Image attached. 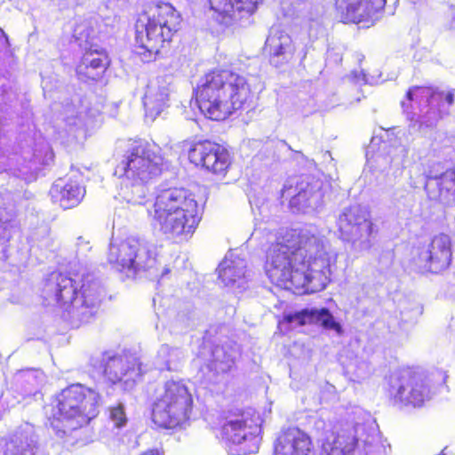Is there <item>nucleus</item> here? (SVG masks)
Masks as SVG:
<instances>
[{
  "label": "nucleus",
  "mask_w": 455,
  "mask_h": 455,
  "mask_svg": "<svg viewBox=\"0 0 455 455\" xmlns=\"http://www.w3.org/2000/svg\"><path fill=\"white\" fill-rule=\"evenodd\" d=\"M338 253L316 228L287 233L273 243L267 255L266 273L284 289H304L306 293L323 291L331 281Z\"/></svg>",
  "instance_id": "obj_1"
},
{
  "label": "nucleus",
  "mask_w": 455,
  "mask_h": 455,
  "mask_svg": "<svg viewBox=\"0 0 455 455\" xmlns=\"http://www.w3.org/2000/svg\"><path fill=\"white\" fill-rule=\"evenodd\" d=\"M250 84L244 76L222 69L207 73L196 89V102L204 116L220 121L249 105Z\"/></svg>",
  "instance_id": "obj_2"
},
{
  "label": "nucleus",
  "mask_w": 455,
  "mask_h": 455,
  "mask_svg": "<svg viewBox=\"0 0 455 455\" xmlns=\"http://www.w3.org/2000/svg\"><path fill=\"white\" fill-rule=\"evenodd\" d=\"M99 395L81 384L63 389L56 397L51 426L57 437L74 445L80 429L99 412Z\"/></svg>",
  "instance_id": "obj_3"
},
{
  "label": "nucleus",
  "mask_w": 455,
  "mask_h": 455,
  "mask_svg": "<svg viewBox=\"0 0 455 455\" xmlns=\"http://www.w3.org/2000/svg\"><path fill=\"white\" fill-rule=\"evenodd\" d=\"M153 216L168 238L180 241L190 237L200 221L197 202L181 188L160 190L154 204Z\"/></svg>",
  "instance_id": "obj_4"
},
{
  "label": "nucleus",
  "mask_w": 455,
  "mask_h": 455,
  "mask_svg": "<svg viewBox=\"0 0 455 455\" xmlns=\"http://www.w3.org/2000/svg\"><path fill=\"white\" fill-rule=\"evenodd\" d=\"M119 148L124 151L117 166L123 172L119 196L128 203L141 204L135 194H144L143 183L160 173L162 157L143 140L121 141Z\"/></svg>",
  "instance_id": "obj_5"
},
{
  "label": "nucleus",
  "mask_w": 455,
  "mask_h": 455,
  "mask_svg": "<svg viewBox=\"0 0 455 455\" xmlns=\"http://www.w3.org/2000/svg\"><path fill=\"white\" fill-rule=\"evenodd\" d=\"M44 292L67 312L70 319L87 322L101 300L103 289L93 281L83 283L78 291V284L71 277L53 273L45 284Z\"/></svg>",
  "instance_id": "obj_6"
},
{
  "label": "nucleus",
  "mask_w": 455,
  "mask_h": 455,
  "mask_svg": "<svg viewBox=\"0 0 455 455\" xmlns=\"http://www.w3.org/2000/svg\"><path fill=\"white\" fill-rule=\"evenodd\" d=\"M181 18L174 7L163 3L143 13L136 22V43L141 49L139 54L149 61L153 55L160 52L165 43H169L180 29Z\"/></svg>",
  "instance_id": "obj_7"
},
{
  "label": "nucleus",
  "mask_w": 455,
  "mask_h": 455,
  "mask_svg": "<svg viewBox=\"0 0 455 455\" xmlns=\"http://www.w3.org/2000/svg\"><path fill=\"white\" fill-rule=\"evenodd\" d=\"M156 259L151 246L136 236L121 239L116 245V272L121 281L134 280L142 274L159 276Z\"/></svg>",
  "instance_id": "obj_8"
},
{
  "label": "nucleus",
  "mask_w": 455,
  "mask_h": 455,
  "mask_svg": "<svg viewBox=\"0 0 455 455\" xmlns=\"http://www.w3.org/2000/svg\"><path fill=\"white\" fill-rule=\"evenodd\" d=\"M192 404V395L182 381H167L164 393L154 403L152 419L160 427L174 428L188 419Z\"/></svg>",
  "instance_id": "obj_9"
},
{
  "label": "nucleus",
  "mask_w": 455,
  "mask_h": 455,
  "mask_svg": "<svg viewBox=\"0 0 455 455\" xmlns=\"http://www.w3.org/2000/svg\"><path fill=\"white\" fill-rule=\"evenodd\" d=\"M406 100L401 103L403 111H407L414 100L425 103L419 114L410 112L407 116L411 121L418 122L420 129L423 126L429 128L435 125L443 115L449 113L450 107L454 103V91L443 92L437 88L415 86L407 92Z\"/></svg>",
  "instance_id": "obj_10"
},
{
  "label": "nucleus",
  "mask_w": 455,
  "mask_h": 455,
  "mask_svg": "<svg viewBox=\"0 0 455 455\" xmlns=\"http://www.w3.org/2000/svg\"><path fill=\"white\" fill-rule=\"evenodd\" d=\"M339 238L355 251L371 247L372 222L369 212L359 204L345 207L337 219Z\"/></svg>",
  "instance_id": "obj_11"
},
{
  "label": "nucleus",
  "mask_w": 455,
  "mask_h": 455,
  "mask_svg": "<svg viewBox=\"0 0 455 455\" xmlns=\"http://www.w3.org/2000/svg\"><path fill=\"white\" fill-rule=\"evenodd\" d=\"M259 416L243 411L227 419L222 426V436L229 443L237 445L238 455H247L259 450L260 427Z\"/></svg>",
  "instance_id": "obj_12"
},
{
  "label": "nucleus",
  "mask_w": 455,
  "mask_h": 455,
  "mask_svg": "<svg viewBox=\"0 0 455 455\" xmlns=\"http://www.w3.org/2000/svg\"><path fill=\"white\" fill-rule=\"evenodd\" d=\"M94 31L89 28L87 22L78 24L74 28V38L78 45L85 52L76 67V73L80 79L97 80L106 70L108 64L107 57L102 51L92 43Z\"/></svg>",
  "instance_id": "obj_13"
},
{
  "label": "nucleus",
  "mask_w": 455,
  "mask_h": 455,
  "mask_svg": "<svg viewBox=\"0 0 455 455\" xmlns=\"http://www.w3.org/2000/svg\"><path fill=\"white\" fill-rule=\"evenodd\" d=\"M327 455H380L383 446L373 435L365 433L363 425L354 428V434L339 435L333 443L323 444Z\"/></svg>",
  "instance_id": "obj_14"
},
{
  "label": "nucleus",
  "mask_w": 455,
  "mask_h": 455,
  "mask_svg": "<svg viewBox=\"0 0 455 455\" xmlns=\"http://www.w3.org/2000/svg\"><path fill=\"white\" fill-rule=\"evenodd\" d=\"M328 185L320 179L307 176L297 183L296 194L290 200V206L299 212H310L318 210L323 204Z\"/></svg>",
  "instance_id": "obj_15"
},
{
  "label": "nucleus",
  "mask_w": 455,
  "mask_h": 455,
  "mask_svg": "<svg viewBox=\"0 0 455 455\" xmlns=\"http://www.w3.org/2000/svg\"><path fill=\"white\" fill-rule=\"evenodd\" d=\"M188 158L195 165L219 174L223 173L230 164L228 152L209 140L194 144L188 151Z\"/></svg>",
  "instance_id": "obj_16"
},
{
  "label": "nucleus",
  "mask_w": 455,
  "mask_h": 455,
  "mask_svg": "<svg viewBox=\"0 0 455 455\" xmlns=\"http://www.w3.org/2000/svg\"><path fill=\"white\" fill-rule=\"evenodd\" d=\"M425 189L432 200L454 201L455 166L443 172L441 164H434L426 174Z\"/></svg>",
  "instance_id": "obj_17"
},
{
  "label": "nucleus",
  "mask_w": 455,
  "mask_h": 455,
  "mask_svg": "<svg viewBox=\"0 0 455 455\" xmlns=\"http://www.w3.org/2000/svg\"><path fill=\"white\" fill-rule=\"evenodd\" d=\"M451 238L448 234L439 233L433 236L427 249L420 254L424 267L430 272L438 273L446 269L452 258Z\"/></svg>",
  "instance_id": "obj_18"
},
{
  "label": "nucleus",
  "mask_w": 455,
  "mask_h": 455,
  "mask_svg": "<svg viewBox=\"0 0 455 455\" xmlns=\"http://www.w3.org/2000/svg\"><path fill=\"white\" fill-rule=\"evenodd\" d=\"M264 51L269 55L270 62L278 67L292 58L294 45L288 33L279 26H272L265 42Z\"/></svg>",
  "instance_id": "obj_19"
},
{
  "label": "nucleus",
  "mask_w": 455,
  "mask_h": 455,
  "mask_svg": "<svg viewBox=\"0 0 455 455\" xmlns=\"http://www.w3.org/2000/svg\"><path fill=\"white\" fill-rule=\"evenodd\" d=\"M386 0H336L335 5L344 22L360 23L384 8Z\"/></svg>",
  "instance_id": "obj_20"
},
{
  "label": "nucleus",
  "mask_w": 455,
  "mask_h": 455,
  "mask_svg": "<svg viewBox=\"0 0 455 455\" xmlns=\"http://www.w3.org/2000/svg\"><path fill=\"white\" fill-rule=\"evenodd\" d=\"M50 195L54 203H58L63 209H69L80 204L85 189L76 180L65 176L54 181Z\"/></svg>",
  "instance_id": "obj_21"
},
{
  "label": "nucleus",
  "mask_w": 455,
  "mask_h": 455,
  "mask_svg": "<svg viewBox=\"0 0 455 455\" xmlns=\"http://www.w3.org/2000/svg\"><path fill=\"white\" fill-rule=\"evenodd\" d=\"M311 441L297 427L282 431L275 443L274 455H309Z\"/></svg>",
  "instance_id": "obj_22"
},
{
  "label": "nucleus",
  "mask_w": 455,
  "mask_h": 455,
  "mask_svg": "<svg viewBox=\"0 0 455 455\" xmlns=\"http://www.w3.org/2000/svg\"><path fill=\"white\" fill-rule=\"evenodd\" d=\"M284 321L291 325V328H296L305 324L315 323L323 326L324 329L334 330L338 333L341 332V326L337 323L326 308H307L301 311L285 315Z\"/></svg>",
  "instance_id": "obj_23"
},
{
  "label": "nucleus",
  "mask_w": 455,
  "mask_h": 455,
  "mask_svg": "<svg viewBox=\"0 0 455 455\" xmlns=\"http://www.w3.org/2000/svg\"><path fill=\"white\" fill-rule=\"evenodd\" d=\"M246 267V261L243 259L231 255L220 264L219 278L226 286L242 291L246 289L250 276Z\"/></svg>",
  "instance_id": "obj_24"
},
{
  "label": "nucleus",
  "mask_w": 455,
  "mask_h": 455,
  "mask_svg": "<svg viewBox=\"0 0 455 455\" xmlns=\"http://www.w3.org/2000/svg\"><path fill=\"white\" fill-rule=\"evenodd\" d=\"M116 384L120 383L124 390L132 389L143 374L138 356L128 350L116 356Z\"/></svg>",
  "instance_id": "obj_25"
},
{
  "label": "nucleus",
  "mask_w": 455,
  "mask_h": 455,
  "mask_svg": "<svg viewBox=\"0 0 455 455\" xmlns=\"http://www.w3.org/2000/svg\"><path fill=\"white\" fill-rule=\"evenodd\" d=\"M4 455H47L32 431L24 430L6 443Z\"/></svg>",
  "instance_id": "obj_26"
},
{
  "label": "nucleus",
  "mask_w": 455,
  "mask_h": 455,
  "mask_svg": "<svg viewBox=\"0 0 455 455\" xmlns=\"http://www.w3.org/2000/svg\"><path fill=\"white\" fill-rule=\"evenodd\" d=\"M413 372L406 370L393 373L389 378L388 394L395 403L411 404L413 399Z\"/></svg>",
  "instance_id": "obj_27"
},
{
  "label": "nucleus",
  "mask_w": 455,
  "mask_h": 455,
  "mask_svg": "<svg viewBox=\"0 0 455 455\" xmlns=\"http://www.w3.org/2000/svg\"><path fill=\"white\" fill-rule=\"evenodd\" d=\"M169 89L165 85L151 84L144 97L146 116L154 120L167 107Z\"/></svg>",
  "instance_id": "obj_28"
},
{
  "label": "nucleus",
  "mask_w": 455,
  "mask_h": 455,
  "mask_svg": "<svg viewBox=\"0 0 455 455\" xmlns=\"http://www.w3.org/2000/svg\"><path fill=\"white\" fill-rule=\"evenodd\" d=\"M83 113L82 100L78 96L62 105V109L60 110V118L66 124L68 132H73L76 138L84 134Z\"/></svg>",
  "instance_id": "obj_29"
},
{
  "label": "nucleus",
  "mask_w": 455,
  "mask_h": 455,
  "mask_svg": "<svg viewBox=\"0 0 455 455\" xmlns=\"http://www.w3.org/2000/svg\"><path fill=\"white\" fill-rule=\"evenodd\" d=\"M211 9L219 14L217 18L220 23L225 26L238 24L245 26L243 19H240L236 12L235 0H209Z\"/></svg>",
  "instance_id": "obj_30"
},
{
  "label": "nucleus",
  "mask_w": 455,
  "mask_h": 455,
  "mask_svg": "<svg viewBox=\"0 0 455 455\" xmlns=\"http://www.w3.org/2000/svg\"><path fill=\"white\" fill-rule=\"evenodd\" d=\"M236 353L226 346H216L212 351V361L209 365L211 371L217 373L229 371L235 363Z\"/></svg>",
  "instance_id": "obj_31"
},
{
  "label": "nucleus",
  "mask_w": 455,
  "mask_h": 455,
  "mask_svg": "<svg viewBox=\"0 0 455 455\" xmlns=\"http://www.w3.org/2000/svg\"><path fill=\"white\" fill-rule=\"evenodd\" d=\"M184 359V353L179 347L162 345L157 353L156 367L160 371H176Z\"/></svg>",
  "instance_id": "obj_32"
},
{
  "label": "nucleus",
  "mask_w": 455,
  "mask_h": 455,
  "mask_svg": "<svg viewBox=\"0 0 455 455\" xmlns=\"http://www.w3.org/2000/svg\"><path fill=\"white\" fill-rule=\"evenodd\" d=\"M114 352L106 351L93 363L96 378L109 386L114 385L113 379Z\"/></svg>",
  "instance_id": "obj_33"
},
{
  "label": "nucleus",
  "mask_w": 455,
  "mask_h": 455,
  "mask_svg": "<svg viewBox=\"0 0 455 455\" xmlns=\"http://www.w3.org/2000/svg\"><path fill=\"white\" fill-rule=\"evenodd\" d=\"M411 384H413V399L411 404L414 407L421 406L423 403L430 398L428 385L421 374L413 372Z\"/></svg>",
  "instance_id": "obj_34"
},
{
  "label": "nucleus",
  "mask_w": 455,
  "mask_h": 455,
  "mask_svg": "<svg viewBox=\"0 0 455 455\" xmlns=\"http://www.w3.org/2000/svg\"><path fill=\"white\" fill-rule=\"evenodd\" d=\"M261 1L262 0H235L239 18L243 19L246 25L251 22V16Z\"/></svg>",
  "instance_id": "obj_35"
},
{
  "label": "nucleus",
  "mask_w": 455,
  "mask_h": 455,
  "mask_svg": "<svg viewBox=\"0 0 455 455\" xmlns=\"http://www.w3.org/2000/svg\"><path fill=\"white\" fill-rule=\"evenodd\" d=\"M39 372L35 371H22L16 376L18 380H24L31 386H35L37 383Z\"/></svg>",
  "instance_id": "obj_36"
},
{
  "label": "nucleus",
  "mask_w": 455,
  "mask_h": 455,
  "mask_svg": "<svg viewBox=\"0 0 455 455\" xmlns=\"http://www.w3.org/2000/svg\"><path fill=\"white\" fill-rule=\"evenodd\" d=\"M116 427H120L125 425L127 419L124 414V405L122 403H118L116 406Z\"/></svg>",
  "instance_id": "obj_37"
},
{
  "label": "nucleus",
  "mask_w": 455,
  "mask_h": 455,
  "mask_svg": "<svg viewBox=\"0 0 455 455\" xmlns=\"http://www.w3.org/2000/svg\"><path fill=\"white\" fill-rule=\"evenodd\" d=\"M370 371H371L369 364L365 362H362L357 365L356 370L355 371V375L359 379H364L365 378L368 377Z\"/></svg>",
  "instance_id": "obj_38"
},
{
  "label": "nucleus",
  "mask_w": 455,
  "mask_h": 455,
  "mask_svg": "<svg viewBox=\"0 0 455 455\" xmlns=\"http://www.w3.org/2000/svg\"><path fill=\"white\" fill-rule=\"evenodd\" d=\"M77 245L79 246V250H82V247H87L89 244V242L85 241L83 237H78Z\"/></svg>",
  "instance_id": "obj_39"
},
{
  "label": "nucleus",
  "mask_w": 455,
  "mask_h": 455,
  "mask_svg": "<svg viewBox=\"0 0 455 455\" xmlns=\"http://www.w3.org/2000/svg\"><path fill=\"white\" fill-rule=\"evenodd\" d=\"M140 455H163L157 449L148 450Z\"/></svg>",
  "instance_id": "obj_40"
},
{
  "label": "nucleus",
  "mask_w": 455,
  "mask_h": 455,
  "mask_svg": "<svg viewBox=\"0 0 455 455\" xmlns=\"http://www.w3.org/2000/svg\"><path fill=\"white\" fill-rule=\"evenodd\" d=\"M126 438H127V441L122 439L121 441L125 443V444H130L132 442V438H133V434L129 432L125 435Z\"/></svg>",
  "instance_id": "obj_41"
},
{
  "label": "nucleus",
  "mask_w": 455,
  "mask_h": 455,
  "mask_svg": "<svg viewBox=\"0 0 455 455\" xmlns=\"http://www.w3.org/2000/svg\"><path fill=\"white\" fill-rule=\"evenodd\" d=\"M169 271H170V270H169V268L164 267V268L163 269L162 273H161V276H162V277H163V276H164L166 274H168V273H169Z\"/></svg>",
  "instance_id": "obj_42"
},
{
  "label": "nucleus",
  "mask_w": 455,
  "mask_h": 455,
  "mask_svg": "<svg viewBox=\"0 0 455 455\" xmlns=\"http://www.w3.org/2000/svg\"><path fill=\"white\" fill-rule=\"evenodd\" d=\"M109 417L114 419V408H109Z\"/></svg>",
  "instance_id": "obj_43"
},
{
  "label": "nucleus",
  "mask_w": 455,
  "mask_h": 455,
  "mask_svg": "<svg viewBox=\"0 0 455 455\" xmlns=\"http://www.w3.org/2000/svg\"><path fill=\"white\" fill-rule=\"evenodd\" d=\"M8 395H9V392L4 393L2 395V401L4 402V400H6Z\"/></svg>",
  "instance_id": "obj_44"
},
{
  "label": "nucleus",
  "mask_w": 455,
  "mask_h": 455,
  "mask_svg": "<svg viewBox=\"0 0 455 455\" xmlns=\"http://www.w3.org/2000/svg\"><path fill=\"white\" fill-rule=\"evenodd\" d=\"M335 61H341V57L339 56H337V58L334 59Z\"/></svg>",
  "instance_id": "obj_45"
},
{
  "label": "nucleus",
  "mask_w": 455,
  "mask_h": 455,
  "mask_svg": "<svg viewBox=\"0 0 455 455\" xmlns=\"http://www.w3.org/2000/svg\"><path fill=\"white\" fill-rule=\"evenodd\" d=\"M328 58H331V54H332V52L331 51H328Z\"/></svg>",
  "instance_id": "obj_46"
},
{
  "label": "nucleus",
  "mask_w": 455,
  "mask_h": 455,
  "mask_svg": "<svg viewBox=\"0 0 455 455\" xmlns=\"http://www.w3.org/2000/svg\"><path fill=\"white\" fill-rule=\"evenodd\" d=\"M285 193H287V194L289 195V191H288V189L286 188V187H284V188H283V194H285Z\"/></svg>",
  "instance_id": "obj_47"
},
{
  "label": "nucleus",
  "mask_w": 455,
  "mask_h": 455,
  "mask_svg": "<svg viewBox=\"0 0 455 455\" xmlns=\"http://www.w3.org/2000/svg\"><path fill=\"white\" fill-rule=\"evenodd\" d=\"M54 109L59 110V105L55 104L54 105Z\"/></svg>",
  "instance_id": "obj_48"
},
{
  "label": "nucleus",
  "mask_w": 455,
  "mask_h": 455,
  "mask_svg": "<svg viewBox=\"0 0 455 455\" xmlns=\"http://www.w3.org/2000/svg\"><path fill=\"white\" fill-rule=\"evenodd\" d=\"M183 316H184L183 315H179L178 316V321L181 320V318H183Z\"/></svg>",
  "instance_id": "obj_49"
}]
</instances>
